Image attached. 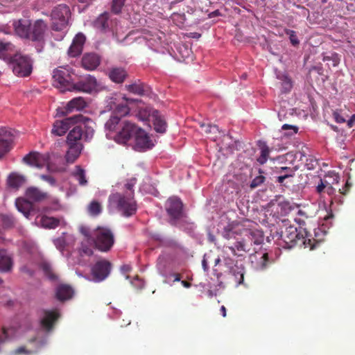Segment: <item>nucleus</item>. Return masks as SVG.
Here are the masks:
<instances>
[{"label":"nucleus","instance_id":"nucleus-60","mask_svg":"<svg viewBox=\"0 0 355 355\" xmlns=\"http://www.w3.org/2000/svg\"><path fill=\"white\" fill-rule=\"evenodd\" d=\"M166 245L168 247L178 248H180L179 243L175 240H169L166 242Z\"/></svg>","mask_w":355,"mask_h":355},{"label":"nucleus","instance_id":"nucleus-11","mask_svg":"<svg viewBox=\"0 0 355 355\" xmlns=\"http://www.w3.org/2000/svg\"><path fill=\"white\" fill-rule=\"evenodd\" d=\"M85 118L82 114L74 115L67 118L63 121H55L52 129V133L55 135L62 136L64 135L72 124H76L79 121H83Z\"/></svg>","mask_w":355,"mask_h":355},{"label":"nucleus","instance_id":"nucleus-15","mask_svg":"<svg viewBox=\"0 0 355 355\" xmlns=\"http://www.w3.org/2000/svg\"><path fill=\"white\" fill-rule=\"evenodd\" d=\"M31 25L30 20L26 19L14 21L12 24L15 34L23 39L29 38Z\"/></svg>","mask_w":355,"mask_h":355},{"label":"nucleus","instance_id":"nucleus-41","mask_svg":"<svg viewBox=\"0 0 355 355\" xmlns=\"http://www.w3.org/2000/svg\"><path fill=\"white\" fill-rule=\"evenodd\" d=\"M12 142L11 138L0 139V159L10 150Z\"/></svg>","mask_w":355,"mask_h":355},{"label":"nucleus","instance_id":"nucleus-19","mask_svg":"<svg viewBox=\"0 0 355 355\" xmlns=\"http://www.w3.org/2000/svg\"><path fill=\"white\" fill-rule=\"evenodd\" d=\"M87 107V103L83 97H76L71 100L64 107L65 111L62 112V115H67L73 110H83Z\"/></svg>","mask_w":355,"mask_h":355},{"label":"nucleus","instance_id":"nucleus-8","mask_svg":"<svg viewBox=\"0 0 355 355\" xmlns=\"http://www.w3.org/2000/svg\"><path fill=\"white\" fill-rule=\"evenodd\" d=\"M139 126L130 121H122L121 128L114 136V140L121 144H127L132 138L135 137Z\"/></svg>","mask_w":355,"mask_h":355},{"label":"nucleus","instance_id":"nucleus-1","mask_svg":"<svg viewBox=\"0 0 355 355\" xmlns=\"http://www.w3.org/2000/svg\"><path fill=\"white\" fill-rule=\"evenodd\" d=\"M275 236L277 237L279 245L285 249H291L298 245L313 250L317 244L315 240L310 239L306 232L304 235L294 225L282 227L280 231L276 232Z\"/></svg>","mask_w":355,"mask_h":355},{"label":"nucleus","instance_id":"nucleus-18","mask_svg":"<svg viewBox=\"0 0 355 355\" xmlns=\"http://www.w3.org/2000/svg\"><path fill=\"white\" fill-rule=\"evenodd\" d=\"M59 317L57 311H44V316L40 321L42 327L46 331H51Z\"/></svg>","mask_w":355,"mask_h":355},{"label":"nucleus","instance_id":"nucleus-37","mask_svg":"<svg viewBox=\"0 0 355 355\" xmlns=\"http://www.w3.org/2000/svg\"><path fill=\"white\" fill-rule=\"evenodd\" d=\"M259 148H261V155L257 159V161L261 164H264L268 161L270 150L264 142L259 143Z\"/></svg>","mask_w":355,"mask_h":355},{"label":"nucleus","instance_id":"nucleus-29","mask_svg":"<svg viewBox=\"0 0 355 355\" xmlns=\"http://www.w3.org/2000/svg\"><path fill=\"white\" fill-rule=\"evenodd\" d=\"M26 196L34 202H40L48 198V194L36 187H30L26 191Z\"/></svg>","mask_w":355,"mask_h":355},{"label":"nucleus","instance_id":"nucleus-51","mask_svg":"<svg viewBox=\"0 0 355 355\" xmlns=\"http://www.w3.org/2000/svg\"><path fill=\"white\" fill-rule=\"evenodd\" d=\"M79 231L87 239L92 240V232H90L89 229L87 227L81 226L79 228Z\"/></svg>","mask_w":355,"mask_h":355},{"label":"nucleus","instance_id":"nucleus-27","mask_svg":"<svg viewBox=\"0 0 355 355\" xmlns=\"http://www.w3.org/2000/svg\"><path fill=\"white\" fill-rule=\"evenodd\" d=\"M69 150L66 154V159L68 162L73 163L79 157L83 145L81 144H67Z\"/></svg>","mask_w":355,"mask_h":355},{"label":"nucleus","instance_id":"nucleus-48","mask_svg":"<svg viewBox=\"0 0 355 355\" xmlns=\"http://www.w3.org/2000/svg\"><path fill=\"white\" fill-rule=\"evenodd\" d=\"M3 225L5 227H11L15 225V220L12 216L3 215L2 216Z\"/></svg>","mask_w":355,"mask_h":355},{"label":"nucleus","instance_id":"nucleus-14","mask_svg":"<svg viewBox=\"0 0 355 355\" xmlns=\"http://www.w3.org/2000/svg\"><path fill=\"white\" fill-rule=\"evenodd\" d=\"M134 138L135 140V148L139 150L149 149L154 146L148 133L140 127Z\"/></svg>","mask_w":355,"mask_h":355},{"label":"nucleus","instance_id":"nucleus-57","mask_svg":"<svg viewBox=\"0 0 355 355\" xmlns=\"http://www.w3.org/2000/svg\"><path fill=\"white\" fill-rule=\"evenodd\" d=\"M327 182L324 183L322 180H320V183L316 187V191L318 193H322L324 192L325 188L327 187Z\"/></svg>","mask_w":355,"mask_h":355},{"label":"nucleus","instance_id":"nucleus-26","mask_svg":"<svg viewBox=\"0 0 355 355\" xmlns=\"http://www.w3.org/2000/svg\"><path fill=\"white\" fill-rule=\"evenodd\" d=\"M44 275L51 282H57L59 279L58 275L55 272L52 265L46 261H42L39 265Z\"/></svg>","mask_w":355,"mask_h":355},{"label":"nucleus","instance_id":"nucleus-62","mask_svg":"<svg viewBox=\"0 0 355 355\" xmlns=\"http://www.w3.org/2000/svg\"><path fill=\"white\" fill-rule=\"evenodd\" d=\"M291 177H293V175L292 174H285L284 175H281V176H279L277 178V182L279 183V184H283L284 180L288 178H291Z\"/></svg>","mask_w":355,"mask_h":355},{"label":"nucleus","instance_id":"nucleus-61","mask_svg":"<svg viewBox=\"0 0 355 355\" xmlns=\"http://www.w3.org/2000/svg\"><path fill=\"white\" fill-rule=\"evenodd\" d=\"M324 192L327 195H333L335 193V189L333 188V187L331 184H327V187L325 188Z\"/></svg>","mask_w":355,"mask_h":355},{"label":"nucleus","instance_id":"nucleus-6","mask_svg":"<svg viewBox=\"0 0 355 355\" xmlns=\"http://www.w3.org/2000/svg\"><path fill=\"white\" fill-rule=\"evenodd\" d=\"M8 63L13 73L19 77L28 76L32 72L33 62L28 55L15 53Z\"/></svg>","mask_w":355,"mask_h":355},{"label":"nucleus","instance_id":"nucleus-39","mask_svg":"<svg viewBox=\"0 0 355 355\" xmlns=\"http://www.w3.org/2000/svg\"><path fill=\"white\" fill-rule=\"evenodd\" d=\"M230 272L234 276V282L237 285L241 284L244 279L243 268L238 266L231 267Z\"/></svg>","mask_w":355,"mask_h":355},{"label":"nucleus","instance_id":"nucleus-44","mask_svg":"<svg viewBox=\"0 0 355 355\" xmlns=\"http://www.w3.org/2000/svg\"><path fill=\"white\" fill-rule=\"evenodd\" d=\"M130 112V108L126 105L119 104L116 106V109L114 112V116H119L121 117L128 115Z\"/></svg>","mask_w":355,"mask_h":355},{"label":"nucleus","instance_id":"nucleus-63","mask_svg":"<svg viewBox=\"0 0 355 355\" xmlns=\"http://www.w3.org/2000/svg\"><path fill=\"white\" fill-rule=\"evenodd\" d=\"M354 121H355V113L354 114V115H352L351 119L347 121L348 127L352 128L354 125Z\"/></svg>","mask_w":355,"mask_h":355},{"label":"nucleus","instance_id":"nucleus-16","mask_svg":"<svg viewBox=\"0 0 355 355\" xmlns=\"http://www.w3.org/2000/svg\"><path fill=\"white\" fill-rule=\"evenodd\" d=\"M46 31V24L42 19L36 20L31 26L30 37L28 40L33 42L43 40L44 32Z\"/></svg>","mask_w":355,"mask_h":355},{"label":"nucleus","instance_id":"nucleus-64","mask_svg":"<svg viewBox=\"0 0 355 355\" xmlns=\"http://www.w3.org/2000/svg\"><path fill=\"white\" fill-rule=\"evenodd\" d=\"M16 354H21V353H27L28 354V352H27V350L26 349V348L24 347H18L16 351H15Z\"/></svg>","mask_w":355,"mask_h":355},{"label":"nucleus","instance_id":"nucleus-13","mask_svg":"<svg viewBox=\"0 0 355 355\" xmlns=\"http://www.w3.org/2000/svg\"><path fill=\"white\" fill-rule=\"evenodd\" d=\"M23 161L27 164L38 168H42L46 166L49 168L48 165L49 155L47 153L42 154L37 152H31L23 158Z\"/></svg>","mask_w":355,"mask_h":355},{"label":"nucleus","instance_id":"nucleus-59","mask_svg":"<svg viewBox=\"0 0 355 355\" xmlns=\"http://www.w3.org/2000/svg\"><path fill=\"white\" fill-rule=\"evenodd\" d=\"M333 116L337 123H345V119L338 112H334Z\"/></svg>","mask_w":355,"mask_h":355},{"label":"nucleus","instance_id":"nucleus-42","mask_svg":"<svg viewBox=\"0 0 355 355\" xmlns=\"http://www.w3.org/2000/svg\"><path fill=\"white\" fill-rule=\"evenodd\" d=\"M87 210L91 216H96L102 211V207L100 202L96 200H92L87 207Z\"/></svg>","mask_w":355,"mask_h":355},{"label":"nucleus","instance_id":"nucleus-31","mask_svg":"<svg viewBox=\"0 0 355 355\" xmlns=\"http://www.w3.org/2000/svg\"><path fill=\"white\" fill-rule=\"evenodd\" d=\"M83 130L82 126L77 125L74 128L70 130L67 135V144H81L80 142L83 137Z\"/></svg>","mask_w":355,"mask_h":355},{"label":"nucleus","instance_id":"nucleus-21","mask_svg":"<svg viewBox=\"0 0 355 355\" xmlns=\"http://www.w3.org/2000/svg\"><path fill=\"white\" fill-rule=\"evenodd\" d=\"M100 61L101 60L98 55L94 54V53H87L83 55L81 64L85 69L92 71L99 65Z\"/></svg>","mask_w":355,"mask_h":355},{"label":"nucleus","instance_id":"nucleus-33","mask_svg":"<svg viewBox=\"0 0 355 355\" xmlns=\"http://www.w3.org/2000/svg\"><path fill=\"white\" fill-rule=\"evenodd\" d=\"M109 14L106 12L101 14L94 21V26L101 31H104L108 27Z\"/></svg>","mask_w":355,"mask_h":355},{"label":"nucleus","instance_id":"nucleus-10","mask_svg":"<svg viewBox=\"0 0 355 355\" xmlns=\"http://www.w3.org/2000/svg\"><path fill=\"white\" fill-rule=\"evenodd\" d=\"M166 210L170 217L169 223L177 225L178 221L184 217L183 204L178 197H171L166 202Z\"/></svg>","mask_w":355,"mask_h":355},{"label":"nucleus","instance_id":"nucleus-23","mask_svg":"<svg viewBox=\"0 0 355 355\" xmlns=\"http://www.w3.org/2000/svg\"><path fill=\"white\" fill-rule=\"evenodd\" d=\"M73 293L74 291L72 287L67 284H60L56 288V297L61 302L70 300Z\"/></svg>","mask_w":355,"mask_h":355},{"label":"nucleus","instance_id":"nucleus-47","mask_svg":"<svg viewBox=\"0 0 355 355\" xmlns=\"http://www.w3.org/2000/svg\"><path fill=\"white\" fill-rule=\"evenodd\" d=\"M285 33L289 36L291 43L293 46H297L299 44L300 42L297 39L295 31L290 30V29H285Z\"/></svg>","mask_w":355,"mask_h":355},{"label":"nucleus","instance_id":"nucleus-58","mask_svg":"<svg viewBox=\"0 0 355 355\" xmlns=\"http://www.w3.org/2000/svg\"><path fill=\"white\" fill-rule=\"evenodd\" d=\"M352 184L347 181L345 184V186L342 189L339 190L340 193L342 195H346L350 190Z\"/></svg>","mask_w":355,"mask_h":355},{"label":"nucleus","instance_id":"nucleus-55","mask_svg":"<svg viewBox=\"0 0 355 355\" xmlns=\"http://www.w3.org/2000/svg\"><path fill=\"white\" fill-rule=\"evenodd\" d=\"M80 253L86 256H92L93 254V250L87 246H82L80 249Z\"/></svg>","mask_w":355,"mask_h":355},{"label":"nucleus","instance_id":"nucleus-34","mask_svg":"<svg viewBox=\"0 0 355 355\" xmlns=\"http://www.w3.org/2000/svg\"><path fill=\"white\" fill-rule=\"evenodd\" d=\"M156 111L152 107L146 106L139 109L138 112V118L141 121H150L153 119V114Z\"/></svg>","mask_w":355,"mask_h":355},{"label":"nucleus","instance_id":"nucleus-40","mask_svg":"<svg viewBox=\"0 0 355 355\" xmlns=\"http://www.w3.org/2000/svg\"><path fill=\"white\" fill-rule=\"evenodd\" d=\"M200 127L202 130L206 134H213L211 137L213 140H216V134L219 132L218 127L216 125H210V123H202Z\"/></svg>","mask_w":355,"mask_h":355},{"label":"nucleus","instance_id":"nucleus-24","mask_svg":"<svg viewBox=\"0 0 355 355\" xmlns=\"http://www.w3.org/2000/svg\"><path fill=\"white\" fill-rule=\"evenodd\" d=\"M15 52V46L10 42H0V59L9 62Z\"/></svg>","mask_w":355,"mask_h":355},{"label":"nucleus","instance_id":"nucleus-49","mask_svg":"<svg viewBox=\"0 0 355 355\" xmlns=\"http://www.w3.org/2000/svg\"><path fill=\"white\" fill-rule=\"evenodd\" d=\"M266 178L263 175L257 176L252 180L250 184V188L254 189L258 187L259 185H261L264 182Z\"/></svg>","mask_w":355,"mask_h":355},{"label":"nucleus","instance_id":"nucleus-32","mask_svg":"<svg viewBox=\"0 0 355 355\" xmlns=\"http://www.w3.org/2000/svg\"><path fill=\"white\" fill-rule=\"evenodd\" d=\"M150 121L153 122L154 129L156 132L163 133L166 131V121L162 118L158 111L154 112L153 119Z\"/></svg>","mask_w":355,"mask_h":355},{"label":"nucleus","instance_id":"nucleus-4","mask_svg":"<svg viewBox=\"0 0 355 355\" xmlns=\"http://www.w3.org/2000/svg\"><path fill=\"white\" fill-rule=\"evenodd\" d=\"M92 241L96 248L103 252H108L114 241L112 231L107 227L101 226L92 231Z\"/></svg>","mask_w":355,"mask_h":355},{"label":"nucleus","instance_id":"nucleus-46","mask_svg":"<svg viewBox=\"0 0 355 355\" xmlns=\"http://www.w3.org/2000/svg\"><path fill=\"white\" fill-rule=\"evenodd\" d=\"M125 0H112V11L114 14H119L121 12V9L125 5Z\"/></svg>","mask_w":355,"mask_h":355},{"label":"nucleus","instance_id":"nucleus-20","mask_svg":"<svg viewBox=\"0 0 355 355\" xmlns=\"http://www.w3.org/2000/svg\"><path fill=\"white\" fill-rule=\"evenodd\" d=\"M85 42V37L82 33H78L74 37L72 44L69 49V56H78L83 51V45Z\"/></svg>","mask_w":355,"mask_h":355},{"label":"nucleus","instance_id":"nucleus-38","mask_svg":"<svg viewBox=\"0 0 355 355\" xmlns=\"http://www.w3.org/2000/svg\"><path fill=\"white\" fill-rule=\"evenodd\" d=\"M121 124V119L119 116H111L110 119L105 122V127L109 131H116L117 126Z\"/></svg>","mask_w":355,"mask_h":355},{"label":"nucleus","instance_id":"nucleus-28","mask_svg":"<svg viewBox=\"0 0 355 355\" xmlns=\"http://www.w3.org/2000/svg\"><path fill=\"white\" fill-rule=\"evenodd\" d=\"M38 218L39 216H37V218ZM37 223L44 228L54 229L59 226L60 221L57 218L42 215L40 216V219L37 220Z\"/></svg>","mask_w":355,"mask_h":355},{"label":"nucleus","instance_id":"nucleus-43","mask_svg":"<svg viewBox=\"0 0 355 355\" xmlns=\"http://www.w3.org/2000/svg\"><path fill=\"white\" fill-rule=\"evenodd\" d=\"M282 80V92L288 93L293 87V82L288 76H282L280 78Z\"/></svg>","mask_w":355,"mask_h":355},{"label":"nucleus","instance_id":"nucleus-53","mask_svg":"<svg viewBox=\"0 0 355 355\" xmlns=\"http://www.w3.org/2000/svg\"><path fill=\"white\" fill-rule=\"evenodd\" d=\"M269 256L268 253H263L261 257V269H264L268 264Z\"/></svg>","mask_w":355,"mask_h":355},{"label":"nucleus","instance_id":"nucleus-17","mask_svg":"<svg viewBox=\"0 0 355 355\" xmlns=\"http://www.w3.org/2000/svg\"><path fill=\"white\" fill-rule=\"evenodd\" d=\"M107 74L112 82L118 84L123 83L128 76V71L122 67H112L107 70Z\"/></svg>","mask_w":355,"mask_h":355},{"label":"nucleus","instance_id":"nucleus-56","mask_svg":"<svg viewBox=\"0 0 355 355\" xmlns=\"http://www.w3.org/2000/svg\"><path fill=\"white\" fill-rule=\"evenodd\" d=\"M282 128L283 130H293V132L291 134H295L298 131V127L297 126H293V125H288V123H285L282 127Z\"/></svg>","mask_w":355,"mask_h":355},{"label":"nucleus","instance_id":"nucleus-22","mask_svg":"<svg viewBox=\"0 0 355 355\" xmlns=\"http://www.w3.org/2000/svg\"><path fill=\"white\" fill-rule=\"evenodd\" d=\"M13 267V261L6 250H0V272H8Z\"/></svg>","mask_w":355,"mask_h":355},{"label":"nucleus","instance_id":"nucleus-7","mask_svg":"<svg viewBox=\"0 0 355 355\" xmlns=\"http://www.w3.org/2000/svg\"><path fill=\"white\" fill-rule=\"evenodd\" d=\"M71 12L69 7L65 4H60L51 12L52 29L62 31L68 25Z\"/></svg>","mask_w":355,"mask_h":355},{"label":"nucleus","instance_id":"nucleus-5","mask_svg":"<svg viewBox=\"0 0 355 355\" xmlns=\"http://www.w3.org/2000/svg\"><path fill=\"white\" fill-rule=\"evenodd\" d=\"M253 232H248L245 237L241 241L235 242L234 246H225L228 248L234 256L240 257L242 252H249L252 245H260L263 241L261 236Z\"/></svg>","mask_w":355,"mask_h":355},{"label":"nucleus","instance_id":"nucleus-3","mask_svg":"<svg viewBox=\"0 0 355 355\" xmlns=\"http://www.w3.org/2000/svg\"><path fill=\"white\" fill-rule=\"evenodd\" d=\"M53 85L62 92H71L74 81L77 80V73L70 66H62L54 69Z\"/></svg>","mask_w":355,"mask_h":355},{"label":"nucleus","instance_id":"nucleus-30","mask_svg":"<svg viewBox=\"0 0 355 355\" xmlns=\"http://www.w3.org/2000/svg\"><path fill=\"white\" fill-rule=\"evenodd\" d=\"M125 88L130 93L138 96H144L148 92V87L139 80L132 84L126 85Z\"/></svg>","mask_w":355,"mask_h":355},{"label":"nucleus","instance_id":"nucleus-50","mask_svg":"<svg viewBox=\"0 0 355 355\" xmlns=\"http://www.w3.org/2000/svg\"><path fill=\"white\" fill-rule=\"evenodd\" d=\"M40 178L46 182H48L49 184H51V186H55L56 184V180L55 179L49 175H40Z\"/></svg>","mask_w":355,"mask_h":355},{"label":"nucleus","instance_id":"nucleus-45","mask_svg":"<svg viewBox=\"0 0 355 355\" xmlns=\"http://www.w3.org/2000/svg\"><path fill=\"white\" fill-rule=\"evenodd\" d=\"M301 156L300 159L301 161H304V158L305 159L306 165L309 170L313 169L316 164V159L313 158L312 156L309 155L306 157L304 153H300Z\"/></svg>","mask_w":355,"mask_h":355},{"label":"nucleus","instance_id":"nucleus-52","mask_svg":"<svg viewBox=\"0 0 355 355\" xmlns=\"http://www.w3.org/2000/svg\"><path fill=\"white\" fill-rule=\"evenodd\" d=\"M54 244L59 250L62 251L65 247L66 242L64 238H58L54 241Z\"/></svg>","mask_w":355,"mask_h":355},{"label":"nucleus","instance_id":"nucleus-2","mask_svg":"<svg viewBox=\"0 0 355 355\" xmlns=\"http://www.w3.org/2000/svg\"><path fill=\"white\" fill-rule=\"evenodd\" d=\"M109 202L114 206L126 217L131 216L137 212V206L134 199V193H113L109 196Z\"/></svg>","mask_w":355,"mask_h":355},{"label":"nucleus","instance_id":"nucleus-35","mask_svg":"<svg viewBox=\"0 0 355 355\" xmlns=\"http://www.w3.org/2000/svg\"><path fill=\"white\" fill-rule=\"evenodd\" d=\"M25 182L24 178L16 173H12L8 178V184L10 187L13 189H18Z\"/></svg>","mask_w":355,"mask_h":355},{"label":"nucleus","instance_id":"nucleus-12","mask_svg":"<svg viewBox=\"0 0 355 355\" xmlns=\"http://www.w3.org/2000/svg\"><path fill=\"white\" fill-rule=\"evenodd\" d=\"M111 263L109 261L102 259L94 263L91 268L92 279L96 282L104 280L110 274Z\"/></svg>","mask_w":355,"mask_h":355},{"label":"nucleus","instance_id":"nucleus-36","mask_svg":"<svg viewBox=\"0 0 355 355\" xmlns=\"http://www.w3.org/2000/svg\"><path fill=\"white\" fill-rule=\"evenodd\" d=\"M73 176L78 182L80 186L85 187L87 184L85 170L80 166L76 167V170L73 173Z\"/></svg>","mask_w":355,"mask_h":355},{"label":"nucleus","instance_id":"nucleus-25","mask_svg":"<svg viewBox=\"0 0 355 355\" xmlns=\"http://www.w3.org/2000/svg\"><path fill=\"white\" fill-rule=\"evenodd\" d=\"M17 209L22 213L26 218H28L31 211L33 209V205L28 200L19 198L15 201Z\"/></svg>","mask_w":355,"mask_h":355},{"label":"nucleus","instance_id":"nucleus-9","mask_svg":"<svg viewBox=\"0 0 355 355\" xmlns=\"http://www.w3.org/2000/svg\"><path fill=\"white\" fill-rule=\"evenodd\" d=\"M98 83L96 78L90 74L78 76L77 80L74 81L71 92H79L91 94L97 90Z\"/></svg>","mask_w":355,"mask_h":355},{"label":"nucleus","instance_id":"nucleus-54","mask_svg":"<svg viewBox=\"0 0 355 355\" xmlns=\"http://www.w3.org/2000/svg\"><path fill=\"white\" fill-rule=\"evenodd\" d=\"M332 60L333 62H334V63H333V65L336 66L338 64L337 54H333L331 55H324L322 58L323 61H327V60Z\"/></svg>","mask_w":355,"mask_h":355}]
</instances>
